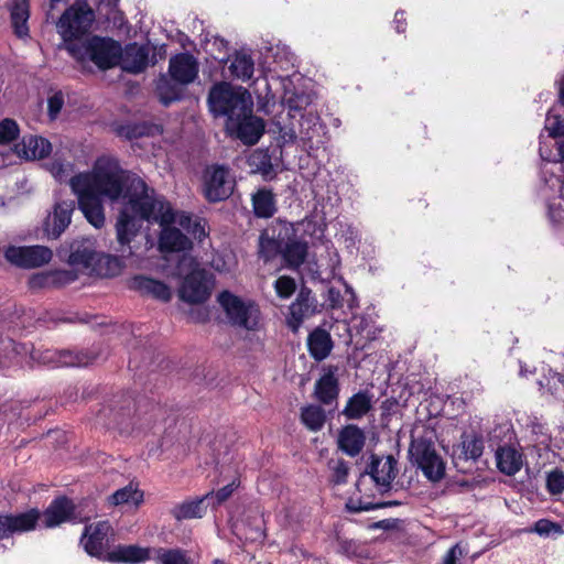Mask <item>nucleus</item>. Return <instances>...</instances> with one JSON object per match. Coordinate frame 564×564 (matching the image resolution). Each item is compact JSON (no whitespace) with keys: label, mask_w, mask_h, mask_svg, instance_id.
<instances>
[{"label":"nucleus","mask_w":564,"mask_h":564,"mask_svg":"<svg viewBox=\"0 0 564 564\" xmlns=\"http://www.w3.org/2000/svg\"><path fill=\"white\" fill-rule=\"evenodd\" d=\"M546 489L549 494L556 496L564 491V471L554 468L546 473Z\"/></svg>","instance_id":"44"},{"label":"nucleus","mask_w":564,"mask_h":564,"mask_svg":"<svg viewBox=\"0 0 564 564\" xmlns=\"http://www.w3.org/2000/svg\"><path fill=\"white\" fill-rule=\"evenodd\" d=\"M235 186L229 169L224 165H212L205 170L203 191L206 199L212 203L228 198Z\"/></svg>","instance_id":"9"},{"label":"nucleus","mask_w":564,"mask_h":564,"mask_svg":"<svg viewBox=\"0 0 564 564\" xmlns=\"http://www.w3.org/2000/svg\"><path fill=\"white\" fill-rule=\"evenodd\" d=\"M4 257L10 263L17 267L36 268L51 261L52 251L47 247L43 246H10L6 249Z\"/></svg>","instance_id":"11"},{"label":"nucleus","mask_w":564,"mask_h":564,"mask_svg":"<svg viewBox=\"0 0 564 564\" xmlns=\"http://www.w3.org/2000/svg\"><path fill=\"white\" fill-rule=\"evenodd\" d=\"M213 564H225V563H224L223 561H220V560H218V558H217V560H215V561L213 562Z\"/></svg>","instance_id":"63"},{"label":"nucleus","mask_w":564,"mask_h":564,"mask_svg":"<svg viewBox=\"0 0 564 564\" xmlns=\"http://www.w3.org/2000/svg\"><path fill=\"white\" fill-rule=\"evenodd\" d=\"M155 553L154 558L158 564H191V557L187 552L182 549H164L159 547L153 550Z\"/></svg>","instance_id":"35"},{"label":"nucleus","mask_w":564,"mask_h":564,"mask_svg":"<svg viewBox=\"0 0 564 564\" xmlns=\"http://www.w3.org/2000/svg\"><path fill=\"white\" fill-rule=\"evenodd\" d=\"M365 440L361 429L356 425H347L339 433L338 445L344 453L354 457L362 451Z\"/></svg>","instance_id":"22"},{"label":"nucleus","mask_w":564,"mask_h":564,"mask_svg":"<svg viewBox=\"0 0 564 564\" xmlns=\"http://www.w3.org/2000/svg\"><path fill=\"white\" fill-rule=\"evenodd\" d=\"M561 192H562V195L564 196V181H563V185H562Z\"/></svg>","instance_id":"64"},{"label":"nucleus","mask_w":564,"mask_h":564,"mask_svg":"<svg viewBox=\"0 0 564 564\" xmlns=\"http://www.w3.org/2000/svg\"><path fill=\"white\" fill-rule=\"evenodd\" d=\"M236 487L235 481H232L231 484L220 488L217 492L212 491L210 494H213V498L207 501H212L213 507L219 506L232 495Z\"/></svg>","instance_id":"51"},{"label":"nucleus","mask_w":564,"mask_h":564,"mask_svg":"<svg viewBox=\"0 0 564 564\" xmlns=\"http://www.w3.org/2000/svg\"><path fill=\"white\" fill-rule=\"evenodd\" d=\"M312 274L314 279L321 278L322 270L317 263H314V268H311Z\"/></svg>","instance_id":"58"},{"label":"nucleus","mask_w":564,"mask_h":564,"mask_svg":"<svg viewBox=\"0 0 564 564\" xmlns=\"http://www.w3.org/2000/svg\"><path fill=\"white\" fill-rule=\"evenodd\" d=\"M96 253L88 247L83 249H74L69 254V262L76 265H83L89 268L94 262L97 263Z\"/></svg>","instance_id":"43"},{"label":"nucleus","mask_w":564,"mask_h":564,"mask_svg":"<svg viewBox=\"0 0 564 564\" xmlns=\"http://www.w3.org/2000/svg\"><path fill=\"white\" fill-rule=\"evenodd\" d=\"M530 532H534L540 536H560L564 533L563 527L547 519H540L534 523L533 529Z\"/></svg>","instance_id":"42"},{"label":"nucleus","mask_w":564,"mask_h":564,"mask_svg":"<svg viewBox=\"0 0 564 564\" xmlns=\"http://www.w3.org/2000/svg\"><path fill=\"white\" fill-rule=\"evenodd\" d=\"M218 302L226 312L232 325L248 330H254L259 326L260 311L251 301H242L240 297L225 291L219 294Z\"/></svg>","instance_id":"8"},{"label":"nucleus","mask_w":564,"mask_h":564,"mask_svg":"<svg viewBox=\"0 0 564 564\" xmlns=\"http://www.w3.org/2000/svg\"><path fill=\"white\" fill-rule=\"evenodd\" d=\"M75 209V202L62 200L55 204L54 210L47 216L45 231L51 238H58L72 221V214Z\"/></svg>","instance_id":"17"},{"label":"nucleus","mask_w":564,"mask_h":564,"mask_svg":"<svg viewBox=\"0 0 564 564\" xmlns=\"http://www.w3.org/2000/svg\"><path fill=\"white\" fill-rule=\"evenodd\" d=\"M338 553L349 557L359 558L364 556V550L359 543L352 540H339Z\"/></svg>","instance_id":"45"},{"label":"nucleus","mask_w":564,"mask_h":564,"mask_svg":"<svg viewBox=\"0 0 564 564\" xmlns=\"http://www.w3.org/2000/svg\"><path fill=\"white\" fill-rule=\"evenodd\" d=\"M198 69L197 59L189 53L172 56L169 62V74L172 79L184 86L197 78Z\"/></svg>","instance_id":"15"},{"label":"nucleus","mask_w":564,"mask_h":564,"mask_svg":"<svg viewBox=\"0 0 564 564\" xmlns=\"http://www.w3.org/2000/svg\"><path fill=\"white\" fill-rule=\"evenodd\" d=\"M311 356L315 360H324L333 349V340L328 332L322 328L313 330L307 339Z\"/></svg>","instance_id":"26"},{"label":"nucleus","mask_w":564,"mask_h":564,"mask_svg":"<svg viewBox=\"0 0 564 564\" xmlns=\"http://www.w3.org/2000/svg\"><path fill=\"white\" fill-rule=\"evenodd\" d=\"M462 449L465 459L476 460L484 452V441L475 434L464 435L462 440Z\"/></svg>","instance_id":"39"},{"label":"nucleus","mask_w":564,"mask_h":564,"mask_svg":"<svg viewBox=\"0 0 564 564\" xmlns=\"http://www.w3.org/2000/svg\"><path fill=\"white\" fill-rule=\"evenodd\" d=\"M560 100L564 104V77L560 82Z\"/></svg>","instance_id":"60"},{"label":"nucleus","mask_w":564,"mask_h":564,"mask_svg":"<svg viewBox=\"0 0 564 564\" xmlns=\"http://www.w3.org/2000/svg\"><path fill=\"white\" fill-rule=\"evenodd\" d=\"M213 498V494H206L204 497L176 505L171 513L176 520L196 519L205 514L204 502Z\"/></svg>","instance_id":"27"},{"label":"nucleus","mask_w":564,"mask_h":564,"mask_svg":"<svg viewBox=\"0 0 564 564\" xmlns=\"http://www.w3.org/2000/svg\"><path fill=\"white\" fill-rule=\"evenodd\" d=\"M316 117L307 118L303 122H301V129L299 132L300 138L303 141H311L314 137L313 127L311 123L315 124ZM282 138L285 142H294L297 138V132L294 129L281 130Z\"/></svg>","instance_id":"40"},{"label":"nucleus","mask_w":564,"mask_h":564,"mask_svg":"<svg viewBox=\"0 0 564 564\" xmlns=\"http://www.w3.org/2000/svg\"><path fill=\"white\" fill-rule=\"evenodd\" d=\"M212 285L205 270L195 268L180 289V297L187 303H203L210 296Z\"/></svg>","instance_id":"12"},{"label":"nucleus","mask_w":564,"mask_h":564,"mask_svg":"<svg viewBox=\"0 0 564 564\" xmlns=\"http://www.w3.org/2000/svg\"><path fill=\"white\" fill-rule=\"evenodd\" d=\"M371 409V397L368 392H358L349 398L343 414L349 420H358Z\"/></svg>","instance_id":"32"},{"label":"nucleus","mask_w":564,"mask_h":564,"mask_svg":"<svg viewBox=\"0 0 564 564\" xmlns=\"http://www.w3.org/2000/svg\"><path fill=\"white\" fill-rule=\"evenodd\" d=\"M546 388L551 394H557L564 390V376L557 372H552L546 378Z\"/></svg>","instance_id":"53"},{"label":"nucleus","mask_w":564,"mask_h":564,"mask_svg":"<svg viewBox=\"0 0 564 564\" xmlns=\"http://www.w3.org/2000/svg\"><path fill=\"white\" fill-rule=\"evenodd\" d=\"M397 460L393 456H371V463L368 467L367 475L375 482L380 494L388 492L391 484L397 476Z\"/></svg>","instance_id":"13"},{"label":"nucleus","mask_w":564,"mask_h":564,"mask_svg":"<svg viewBox=\"0 0 564 564\" xmlns=\"http://www.w3.org/2000/svg\"><path fill=\"white\" fill-rule=\"evenodd\" d=\"M64 106V96L61 91L52 95L47 100L48 117L55 120Z\"/></svg>","instance_id":"50"},{"label":"nucleus","mask_w":564,"mask_h":564,"mask_svg":"<svg viewBox=\"0 0 564 564\" xmlns=\"http://www.w3.org/2000/svg\"><path fill=\"white\" fill-rule=\"evenodd\" d=\"M2 346H3V349H6V350H8L10 352H14V354L18 352V350H17L18 347H17L15 343L12 341V340L3 341Z\"/></svg>","instance_id":"57"},{"label":"nucleus","mask_w":564,"mask_h":564,"mask_svg":"<svg viewBox=\"0 0 564 564\" xmlns=\"http://www.w3.org/2000/svg\"><path fill=\"white\" fill-rule=\"evenodd\" d=\"M210 110L218 116H226V128L235 133L245 144H256L264 131V122L252 115V99L243 90H235L228 84L215 85L208 95Z\"/></svg>","instance_id":"3"},{"label":"nucleus","mask_w":564,"mask_h":564,"mask_svg":"<svg viewBox=\"0 0 564 564\" xmlns=\"http://www.w3.org/2000/svg\"><path fill=\"white\" fill-rule=\"evenodd\" d=\"M339 393L338 380L330 369L315 383L314 395L323 404L336 403Z\"/></svg>","instance_id":"23"},{"label":"nucleus","mask_w":564,"mask_h":564,"mask_svg":"<svg viewBox=\"0 0 564 564\" xmlns=\"http://www.w3.org/2000/svg\"><path fill=\"white\" fill-rule=\"evenodd\" d=\"M301 420L311 431H319L326 420L324 410L318 405H308L302 409Z\"/></svg>","instance_id":"36"},{"label":"nucleus","mask_w":564,"mask_h":564,"mask_svg":"<svg viewBox=\"0 0 564 564\" xmlns=\"http://www.w3.org/2000/svg\"><path fill=\"white\" fill-rule=\"evenodd\" d=\"M183 86L177 82L169 78L166 75L159 77L156 82V94L161 102L165 106L173 101L181 99L183 93Z\"/></svg>","instance_id":"31"},{"label":"nucleus","mask_w":564,"mask_h":564,"mask_svg":"<svg viewBox=\"0 0 564 564\" xmlns=\"http://www.w3.org/2000/svg\"><path fill=\"white\" fill-rule=\"evenodd\" d=\"M328 469L330 471L329 479L335 485H341L347 481L349 467L347 462L341 458L330 459L328 462Z\"/></svg>","instance_id":"41"},{"label":"nucleus","mask_w":564,"mask_h":564,"mask_svg":"<svg viewBox=\"0 0 564 564\" xmlns=\"http://www.w3.org/2000/svg\"><path fill=\"white\" fill-rule=\"evenodd\" d=\"M399 502L398 501H384V502H377L375 505L372 503H366V505H362V506H359V507H354V506H348V508L354 511V512H358V511H362V510H371V509H378V508H387V507H392V506H398Z\"/></svg>","instance_id":"54"},{"label":"nucleus","mask_w":564,"mask_h":564,"mask_svg":"<svg viewBox=\"0 0 564 564\" xmlns=\"http://www.w3.org/2000/svg\"><path fill=\"white\" fill-rule=\"evenodd\" d=\"M149 51L145 46L137 43L128 44L124 48L120 46V58L118 65L128 73L139 74L148 66Z\"/></svg>","instance_id":"19"},{"label":"nucleus","mask_w":564,"mask_h":564,"mask_svg":"<svg viewBox=\"0 0 564 564\" xmlns=\"http://www.w3.org/2000/svg\"><path fill=\"white\" fill-rule=\"evenodd\" d=\"M39 519L40 512L36 509L19 514L0 513V540L9 538L14 533L33 530Z\"/></svg>","instance_id":"14"},{"label":"nucleus","mask_w":564,"mask_h":564,"mask_svg":"<svg viewBox=\"0 0 564 564\" xmlns=\"http://www.w3.org/2000/svg\"><path fill=\"white\" fill-rule=\"evenodd\" d=\"M254 215L259 218H270L276 212L275 196L272 191L261 188L252 195Z\"/></svg>","instance_id":"29"},{"label":"nucleus","mask_w":564,"mask_h":564,"mask_svg":"<svg viewBox=\"0 0 564 564\" xmlns=\"http://www.w3.org/2000/svg\"><path fill=\"white\" fill-rule=\"evenodd\" d=\"M409 453L429 480L436 482L445 476V463L431 437H413Z\"/></svg>","instance_id":"7"},{"label":"nucleus","mask_w":564,"mask_h":564,"mask_svg":"<svg viewBox=\"0 0 564 564\" xmlns=\"http://www.w3.org/2000/svg\"><path fill=\"white\" fill-rule=\"evenodd\" d=\"M89 514H83L80 510L66 497H59L52 501L43 513V523L46 528H54L66 521L83 522L89 520Z\"/></svg>","instance_id":"10"},{"label":"nucleus","mask_w":564,"mask_h":564,"mask_svg":"<svg viewBox=\"0 0 564 564\" xmlns=\"http://www.w3.org/2000/svg\"><path fill=\"white\" fill-rule=\"evenodd\" d=\"M123 208L116 224V235L120 256L100 254L97 258L99 274L116 276L126 265L124 260L133 254L130 246L137 236L141 219H155L161 224L173 220L171 210L161 200H154L147 195V184L142 178L130 183L129 195L123 196Z\"/></svg>","instance_id":"2"},{"label":"nucleus","mask_w":564,"mask_h":564,"mask_svg":"<svg viewBox=\"0 0 564 564\" xmlns=\"http://www.w3.org/2000/svg\"><path fill=\"white\" fill-rule=\"evenodd\" d=\"M234 77L242 82L249 80L253 76L254 62L252 56L246 51L236 52L229 65Z\"/></svg>","instance_id":"30"},{"label":"nucleus","mask_w":564,"mask_h":564,"mask_svg":"<svg viewBox=\"0 0 564 564\" xmlns=\"http://www.w3.org/2000/svg\"><path fill=\"white\" fill-rule=\"evenodd\" d=\"M95 20L94 11L86 4L69 7L56 23L57 33L63 39V46L70 43H82V36L89 32Z\"/></svg>","instance_id":"5"},{"label":"nucleus","mask_w":564,"mask_h":564,"mask_svg":"<svg viewBox=\"0 0 564 564\" xmlns=\"http://www.w3.org/2000/svg\"><path fill=\"white\" fill-rule=\"evenodd\" d=\"M403 12H397L395 13V18H394V22H395V29L399 33L403 32L404 31V21H403Z\"/></svg>","instance_id":"55"},{"label":"nucleus","mask_w":564,"mask_h":564,"mask_svg":"<svg viewBox=\"0 0 564 564\" xmlns=\"http://www.w3.org/2000/svg\"><path fill=\"white\" fill-rule=\"evenodd\" d=\"M465 555L464 549L459 543L453 545L444 555L442 564H462V558Z\"/></svg>","instance_id":"52"},{"label":"nucleus","mask_w":564,"mask_h":564,"mask_svg":"<svg viewBox=\"0 0 564 564\" xmlns=\"http://www.w3.org/2000/svg\"><path fill=\"white\" fill-rule=\"evenodd\" d=\"M66 51L79 62H93L101 69L118 65L120 58V44L110 39L94 36L82 43L66 45Z\"/></svg>","instance_id":"4"},{"label":"nucleus","mask_w":564,"mask_h":564,"mask_svg":"<svg viewBox=\"0 0 564 564\" xmlns=\"http://www.w3.org/2000/svg\"><path fill=\"white\" fill-rule=\"evenodd\" d=\"M9 364H10V362H7V361H0V366H1V367H7V366H9Z\"/></svg>","instance_id":"62"},{"label":"nucleus","mask_w":564,"mask_h":564,"mask_svg":"<svg viewBox=\"0 0 564 564\" xmlns=\"http://www.w3.org/2000/svg\"><path fill=\"white\" fill-rule=\"evenodd\" d=\"M279 252L282 253L280 241L273 236H270L268 230L262 231L259 237V256L264 261H270Z\"/></svg>","instance_id":"37"},{"label":"nucleus","mask_w":564,"mask_h":564,"mask_svg":"<svg viewBox=\"0 0 564 564\" xmlns=\"http://www.w3.org/2000/svg\"><path fill=\"white\" fill-rule=\"evenodd\" d=\"M307 256V243L293 240L282 249V257L290 268H299Z\"/></svg>","instance_id":"34"},{"label":"nucleus","mask_w":564,"mask_h":564,"mask_svg":"<svg viewBox=\"0 0 564 564\" xmlns=\"http://www.w3.org/2000/svg\"><path fill=\"white\" fill-rule=\"evenodd\" d=\"M151 549L138 545H120L107 554L110 562L138 564L151 558Z\"/></svg>","instance_id":"21"},{"label":"nucleus","mask_w":564,"mask_h":564,"mask_svg":"<svg viewBox=\"0 0 564 564\" xmlns=\"http://www.w3.org/2000/svg\"><path fill=\"white\" fill-rule=\"evenodd\" d=\"M275 291L283 299L290 297L295 291V281L290 276H280L275 283Z\"/></svg>","instance_id":"49"},{"label":"nucleus","mask_w":564,"mask_h":564,"mask_svg":"<svg viewBox=\"0 0 564 564\" xmlns=\"http://www.w3.org/2000/svg\"><path fill=\"white\" fill-rule=\"evenodd\" d=\"M110 531L111 525L108 521L86 525L80 540L85 551L91 556L100 557L104 554Z\"/></svg>","instance_id":"16"},{"label":"nucleus","mask_w":564,"mask_h":564,"mask_svg":"<svg viewBox=\"0 0 564 564\" xmlns=\"http://www.w3.org/2000/svg\"><path fill=\"white\" fill-rule=\"evenodd\" d=\"M41 364L51 367H82L87 366L91 358L83 354H73L72 351L51 350L39 351L33 355Z\"/></svg>","instance_id":"18"},{"label":"nucleus","mask_w":564,"mask_h":564,"mask_svg":"<svg viewBox=\"0 0 564 564\" xmlns=\"http://www.w3.org/2000/svg\"><path fill=\"white\" fill-rule=\"evenodd\" d=\"M496 462L498 469L512 476L522 467V454L511 446L499 447L496 452Z\"/></svg>","instance_id":"25"},{"label":"nucleus","mask_w":564,"mask_h":564,"mask_svg":"<svg viewBox=\"0 0 564 564\" xmlns=\"http://www.w3.org/2000/svg\"><path fill=\"white\" fill-rule=\"evenodd\" d=\"M53 177L59 183L68 182L77 197L78 208L95 228L105 225L102 198L117 202L129 195L130 183L139 178L130 176L117 160L102 156L96 160L90 172L72 176L74 165L70 162L54 160L47 164Z\"/></svg>","instance_id":"1"},{"label":"nucleus","mask_w":564,"mask_h":564,"mask_svg":"<svg viewBox=\"0 0 564 564\" xmlns=\"http://www.w3.org/2000/svg\"><path fill=\"white\" fill-rule=\"evenodd\" d=\"M131 288L142 294L151 295L164 302L170 301L172 296L171 290L166 284L143 275L135 276L131 282Z\"/></svg>","instance_id":"24"},{"label":"nucleus","mask_w":564,"mask_h":564,"mask_svg":"<svg viewBox=\"0 0 564 564\" xmlns=\"http://www.w3.org/2000/svg\"><path fill=\"white\" fill-rule=\"evenodd\" d=\"M338 264H339L338 253L336 251H333L327 268L329 269L330 272H334V270L337 268Z\"/></svg>","instance_id":"56"},{"label":"nucleus","mask_w":564,"mask_h":564,"mask_svg":"<svg viewBox=\"0 0 564 564\" xmlns=\"http://www.w3.org/2000/svg\"><path fill=\"white\" fill-rule=\"evenodd\" d=\"M272 52V57L274 62L282 69H288L290 65L293 63V54L286 46L276 45L270 50Z\"/></svg>","instance_id":"46"},{"label":"nucleus","mask_w":564,"mask_h":564,"mask_svg":"<svg viewBox=\"0 0 564 564\" xmlns=\"http://www.w3.org/2000/svg\"><path fill=\"white\" fill-rule=\"evenodd\" d=\"M545 129L550 137L556 138L564 134V120L558 115H552L551 112L546 116Z\"/></svg>","instance_id":"48"},{"label":"nucleus","mask_w":564,"mask_h":564,"mask_svg":"<svg viewBox=\"0 0 564 564\" xmlns=\"http://www.w3.org/2000/svg\"><path fill=\"white\" fill-rule=\"evenodd\" d=\"M143 491L139 490L133 484L118 489L108 497V502L111 506H128L138 508L143 502Z\"/></svg>","instance_id":"28"},{"label":"nucleus","mask_w":564,"mask_h":564,"mask_svg":"<svg viewBox=\"0 0 564 564\" xmlns=\"http://www.w3.org/2000/svg\"><path fill=\"white\" fill-rule=\"evenodd\" d=\"M314 312L308 294L301 292L295 302L290 306L291 317L300 324L305 317Z\"/></svg>","instance_id":"38"},{"label":"nucleus","mask_w":564,"mask_h":564,"mask_svg":"<svg viewBox=\"0 0 564 564\" xmlns=\"http://www.w3.org/2000/svg\"><path fill=\"white\" fill-rule=\"evenodd\" d=\"M52 151L48 140L37 135H24L22 140L15 144V152L19 156L26 160H40L47 156Z\"/></svg>","instance_id":"20"},{"label":"nucleus","mask_w":564,"mask_h":564,"mask_svg":"<svg viewBox=\"0 0 564 564\" xmlns=\"http://www.w3.org/2000/svg\"><path fill=\"white\" fill-rule=\"evenodd\" d=\"M558 155L562 161H564V139L557 142Z\"/></svg>","instance_id":"59"},{"label":"nucleus","mask_w":564,"mask_h":564,"mask_svg":"<svg viewBox=\"0 0 564 564\" xmlns=\"http://www.w3.org/2000/svg\"><path fill=\"white\" fill-rule=\"evenodd\" d=\"M147 195L153 197L154 200H161L166 207L170 208L173 220L161 224V221L156 220L162 227V231L159 239V247L161 251H167V252H181L186 251L191 249L192 241L185 236L180 229L169 227V225L173 223H178L182 227H187L191 223V217L187 215H176L173 212V208L171 205L164 199L163 196L156 195L154 189L149 188L147 186ZM144 219H141L139 224ZM150 221V219H148ZM151 220L155 221V219L151 218Z\"/></svg>","instance_id":"6"},{"label":"nucleus","mask_w":564,"mask_h":564,"mask_svg":"<svg viewBox=\"0 0 564 564\" xmlns=\"http://www.w3.org/2000/svg\"><path fill=\"white\" fill-rule=\"evenodd\" d=\"M28 20L29 6L26 0L17 1L11 10V22L14 29V33L19 37H25L29 35Z\"/></svg>","instance_id":"33"},{"label":"nucleus","mask_w":564,"mask_h":564,"mask_svg":"<svg viewBox=\"0 0 564 564\" xmlns=\"http://www.w3.org/2000/svg\"><path fill=\"white\" fill-rule=\"evenodd\" d=\"M19 128L14 120L4 119L0 122V143H8L18 137Z\"/></svg>","instance_id":"47"},{"label":"nucleus","mask_w":564,"mask_h":564,"mask_svg":"<svg viewBox=\"0 0 564 564\" xmlns=\"http://www.w3.org/2000/svg\"><path fill=\"white\" fill-rule=\"evenodd\" d=\"M365 477H366V476H365V475H362V476L359 478V480H358V482H357V487H359V486L364 482Z\"/></svg>","instance_id":"61"}]
</instances>
